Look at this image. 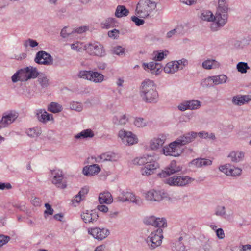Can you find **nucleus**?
Returning <instances> with one entry per match:
<instances>
[{
  "instance_id": "ddd939ff",
  "label": "nucleus",
  "mask_w": 251,
  "mask_h": 251,
  "mask_svg": "<svg viewBox=\"0 0 251 251\" xmlns=\"http://www.w3.org/2000/svg\"><path fill=\"white\" fill-rule=\"evenodd\" d=\"M167 197L168 194L163 190H151L146 194V200L151 201H159Z\"/></svg>"
},
{
  "instance_id": "72a5a7b5",
  "label": "nucleus",
  "mask_w": 251,
  "mask_h": 251,
  "mask_svg": "<svg viewBox=\"0 0 251 251\" xmlns=\"http://www.w3.org/2000/svg\"><path fill=\"white\" fill-rule=\"evenodd\" d=\"M37 77L38 82L42 88H47L50 85V80L46 75L39 74Z\"/></svg>"
},
{
  "instance_id": "6e6552de",
  "label": "nucleus",
  "mask_w": 251,
  "mask_h": 251,
  "mask_svg": "<svg viewBox=\"0 0 251 251\" xmlns=\"http://www.w3.org/2000/svg\"><path fill=\"white\" fill-rule=\"evenodd\" d=\"M85 50L88 54L92 56L103 57L105 55L103 46L98 42L88 44L85 45Z\"/></svg>"
},
{
  "instance_id": "f8f14e48",
  "label": "nucleus",
  "mask_w": 251,
  "mask_h": 251,
  "mask_svg": "<svg viewBox=\"0 0 251 251\" xmlns=\"http://www.w3.org/2000/svg\"><path fill=\"white\" fill-rule=\"evenodd\" d=\"M144 223L148 225H152L158 228H161L167 226L166 220L164 218H157L154 216L146 217L144 219Z\"/></svg>"
},
{
  "instance_id": "49530a36",
  "label": "nucleus",
  "mask_w": 251,
  "mask_h": 251,
  "mask_svg": "<svg viewBox=\"0 0 251 251\" xmlns=\"http://www.w3.org/2000/svg\"><path fill=\"white\" fill-rule=\"evenodd\" d=\"M238 72L244 74L247 72V70L250 69L248 63L244 62H239L236 66Z\"/></svg>"
},
{
  "instance_id": "aec40b11",
  "label": "nucleus",
  "mask_w": 251,
  "mask_h": 251,
  "mask_svg": "<svg viewBox=\"0 0 251 251\" xmlns=\"http://www.w3.org/2000/svg\"><path fill=\"white\" fill-rule=\"evenodd\" d=\"M51 175L53 176L52 182L54 184L61 189H64L66 187V184L62 183L63 175L61 171L54 170L51 172Z\"/></svg>"
},
{
  "instance_id": "7ed1b4c3",
  "label": "nucleus",
  "mask_w": 251,
  "mask_h": 251,
  "mask_svg": "<svg viewBox=\"0 0 251 251\" xmlns=\"http://www.w3.org/2000/svg\"><path fill=\"white\" fill-rule=\"evenodd\" d=\"M156 8V3L151 0H140L135 10L136 14L143 18L148 17Z\"/></svg>"
},
{
  "instance_id": "e433bc0d",
  "label": "nucleus",
  "mask_w": 251,
  "mask_h": 251,
  "mask_svg": "<svg viewBox=\"0 0 251 251\" xmlns=\"http://www.w3.org/2000/svg\"><path fill=\"white\" fill-rule=\"evenodd\" d=\"M248 100L246 96L236 95L232 98V102L236 105H242Z\"/></svg>"
},
{
  "instance_id": "6e6d98bb",
  "label": "nucleus",
  "mask_w": 251,
  "mask_h": 251,
  "mask_svg": "<svg viewBox=\"0 0 251 251\" xmlns=\"http://www.w3.org/2000/svg\"><path fill=\"white\" fill-rule=\"evenodd\" d=\"M24 45L25 47L29 46L32 48H34L38 45V43L36 40L29 38L24 41Z\"/></svg>"
},
{
  "instance_id": "69168bd1",
  "label": "nucleus",
  "mask_w": 251,
  "mask_h": 251,
  "mask_svg": "<svg viewBox=\"0 0 251 251\" xmlns=\"http://www.w3.org/2000/svg\"><path fill=\"white\" fill-rule=\"evenodd\" d=\"M45 206L46 208V210L45 211V213L52 215L53 213V209L51 208L50 205L49 203H46Z\"/></svg>"
},
{
  "instance_id": "20e7f679",
  "label": "nucleus",
  "mask_w": 251,
  "mask_h": 251,
  "mask_svg": "<svg viewBox=\"0 0 251 251\" xmlns=\"http://www.w3.org/2000/svg\"><path fill=\"white\" fill-rule=\"evenodd\" d=\"M181 146L176 139L170 143L168 145L164 146L161 150V153L166 156L178 157L182 153Z\"/></svg>"
},
{
  "instance_id": "5fc2aeb1",
  "label": "nucleus",
  "mask_w": 251,
  "mask_h": 251,
  "mask_svg": "<svg viewBox=\"0 0 251 251\" xmlns=\"http://www.w3.org/2000/svg\"><path fill=\"white\" fill-rule=\"evenodd\" d=\"M70 108L72 110H74L78 112H80L83 109V107L81 103L75 101H73L70 103Z\"/></svg>"
},
{
  "instance_id": "5701e85b",
  "label": "nucleus",
  "mask_w": 251,
  "mask_h": 251,
  "mask_svg": "<svg viewBox=\"0 0 251 251\" xmlns=\"http://www.w3.org/2000/svg\"><path fill=\"white\" fill-rule=\"evenodd\" d=\"M129 115L126 114L119 113L115 115L112 119V122L115 126H125L128 122Z\"/></svg>"
},
{
  "instance_id": "a18cd8bd",
  "label": "nucleus",
  "mask_w": 251,
  "mask_h": 251,
  "mask_svg": "<svg viewBox=\"0 0 251 251\" xmlns=\"http://www.w3.org/2000/svg\"><path fill=\"white\" fill-rule=\"evenodd\" d=\"M188 108L190 110H196L199 109L201 104V102L198 100H187Z\"/></svg>"
},
{
  "instance_id": "8fccbe9b",
  "label": "nucleus",
  "mask_w": 251,
  "mask_h": 251,
  "mask_svg": "<svg viewBox=\"0 0 251 251\" xmlns=\"http://www.w3.org/2000/svg\"><path fill=\"white\" fill-rule=\"evenodd\" d=\"M91 71L81 70L78 74L79 78L84 79L88 80H91Z\"/></svg>"
},
{
  "instance_id": "4c0bfd02",
  "label": "nucleus",
  "mask_w": 251,
  "mask_h": 251,
  "mask_svg": "<svg viewBox=\"0 0 251 251\" xmlns=\"http://www.w3.org/2000/svg\"><path fill=\"white\" fill-rule=\"evenodd\" d=\"M169 53L167 50H160L153 52L152 59L155 61H160L166 57Z\"/></svg>"
},
{
  "instance_id": "13d9d810",
  "label": "nucleus",
  "mask_w": 251,
  "mask_h": 251,
  "mask_svg": "<svg viewBox=\"0 0 251 251\" xmlns=\"http://www.w3.org/2000/svg\"><path fill=\"white\" fill-rule=\"evenodd\" d=\"M174 62L177 65V67H179V69H183V68L188 65V61L184 58L179 60L174 61Z\"/></svg>"
},
{
  "instance_id": "a878e982",
  "label": "nucleus",
  "mask_w": 251,
  "mask_h": 251,
  "mask_svg": "<svg viewBox=\"0 0 251 251\" xmlns=\"http://www.w3.org/2000/svg\"><path fill=\"white\" fill-rule=\"evenodd\" d=\"M144 68L145 70H150L151 74H158L161 72V65L160 64L154 62L149 63H143Z\"/></svg>"
},
{
  "instance_id": "de8ad7c7",
  "label": "nucleus",
  "mask_w": 251,
  "mask_h": 251,
  "mask_svg": "<svg viewBox=\"0 0 251 251\" xmlns=\"http://www.w3.org/2000/svg\"><path fill=\"white\" fill-rule=\"evenodd\" d=\"M215 214L224 218H226V208L224 206L218 205L215 210Z\"/></svg>"
},
{
  "instance_id": "864d4df0",
  "label": "nucleus",
  "mask_w": 251,
  "mask_h": 251,
  "mask_svg": "<svg viewBox=\"0 0 251 251\" xmlns=\"http://www.w3.org/2000/svg\"><path fill=\"white\" fill-rule=\"evenodd\" d=\"M74 34V31L70 28L65 26L60 32V35L62 37L65 38L68 37L69 35Z\"/></svg>"
},
{
  "instance_id": "774afa93",
  "label": "nucleus",
  "mask_w": 251,
  "mask_h": 251,
  "mask_svg": "<svg viewBox=\"0 0 251 251\" xmlns=\"http://www.w3.org/2000/svg\"><path fill=\"white\" fill-rule=\"evenodd\" d=\"M82 198V195H80V194L78 193V194L77 195L75 196L74 199L72 200V202L73 203H75V202L78 203L81 201Z\"/></svg>"
},
{
  "instance_id": "2f4dec72",
  "label": "nucleus",
  "mask_w": 251,
  "mask_h": 251,
  "mask_svg": "<svg viewBox=\"0 0 251 251\" xmlns=\"http://www.w3.org/2000/svg\"><path fill=\"white\" fill-rule=\"evenodd\" d=\"M25 68L28 80L31 79H35L39 75V73L36 67L29 66Z\"/></svg>"
},
{
  "instance_id": "cd10ccee",
  "label": "nucleus",
  "mask_w": 251,
  "mask_h": 251,
  "mask_svg": "<svg viewBox=\"0 0 251 251\" xmlns=\"http://www.w3.org/2000/svg\"><path fill=\"white\" fill-rule=\"evenodd\" d=\"M181 169L182 168L179 166H177L176 161H173L171 162L169 166L163 172V175L164 176H165V174L169 176L174 173L180 171Z\"/></svg>"
},
{
  "instance_id": "2eb2a0df",
  "label": "nucleus",
  "mask_w": 251,
  "mask_h": 251,
  "mask_svg": "<svg viewBox=\"0 0 251 251\" xmlns=\"http://www.w3.org/2000/svg\"><path fill=\"white\" fill-rule=\"evenodd\" d=\"M18 114L16 112L4 113L0 121V129L7 127L17 118Z\"/></svg>"
},
{
  "instance_id": "c9c22d12",
  "label": "nucleus",
  "mask_w": 251,
  "mask_h": 251,
  "mask_svg": "<svg viewBox=\"0 0 251 251\" xmlns=\"http://www.w3.org/2000/svg\"><path fill=\"white\" fill-rule=\"evenodd\" d=\"M129 14V10L124 5H118L117 7L115 15L117 18L126 16Z\"/></svg>"
},
{
  "instance_id": "7c9ffc66",
  "label": "nucleus",
  "mask_w": 251,
  "mask_h": 251,
  "mask_svg": "<svg viewBox=\"0 0 251 251\" xmlns=\"http://www.w3.org/2000/svg\"><path fill=\"white\" fill-rule=\"evenodd\" d=\"M202 67L206 70L216 68L220 66V63L214 59H207L202 63Z\"/></svg>"
},
{
  "instance_id": "09e8293b",
  "label": "nucleus",
  "mask_w": 251,
  "mask_h": 251,
  "mask_svg": "<svg viewBox=\"0 0 251 251\" xmlns=\"http://www.w3.org/2000/svg\"><path fill=\"white\" fill-rule=\"evenodd\" d=\"M147 123L146 120L142 118H136L134 122V124L136 126L141 128L146 126Z\"/></svg>"
},
{
  "instance_id": "f704fd0d",
  "label": "nucleus",
  "mask_w": 251,
  "mask_h": 251,
  "mask_svg": "<svg viewBox=\"0 0 251 251\" xmlns=\"http://www.w3.org/2000/svg\"><path fill=\"white\" fill-rule=\"evenodd\" d=\"M104 76L102 74L91 71V80L90 81L96 83H100L104 80Z\"/></svg>"
},
{
  "instance_id": "1a4fd4ad",
  "label": "nucleus",
  "mask_w": 251,
  "mask_h": 251,
  "mask_svg": "<svg viewBox=\"0 0 251 251\" xmlns=\"http://www.w3.org/2000/svg\"><path fill=\"white\" fill-rule=\"evenodd\" d=\"M118 137L121 139L123 144L126 145H132L138 142V138L131 131L121 129L119 131Z\"/></svg>"
},
{
  "instance_id": "f03ea898",
  "label": "nucleus",
  "mask_w": 251,
  "mask_h": 251,
  "mask_svg": "<svg viewBox=\"0 0 251 251\" xmlns=\"http://www.w3.org/2000/svg\"><path fill=\"white\" fill-rule=\"evenodd\" d=\"M140 94L142 100L148 103H156L158 100V94L154 82L145 79L141 85Z\"/></svg>"
},
{
  "instance_id": "bf43d9fd",
  "label": "nucleus",
  "mask_w": 251,
  "mask_h": 251,
  "mask_svg": "<svg viewBox=\"0 0 251 251\" xmlns=\"http://www.w3.org/2000/svg\"><path fill=\"white\" fill-rule=\"evenodd\" d=\"M131 20L135 23L137 26H140L143 25L145 23L144 20L139 19L135 16H133L131 18Z\"/></svg>"
},
{
  "instance_id": "603ef678",
  "label": "nucleus",
  "mask_w": 251,
  "mask_h": 251,
  "mask_svg": "<svg viewBox=\"0 0 251 251\" xmlns=\"http://www.w3.org/2000/svg\"><path fill=\"white\" fill-rule=\"evenodd\" d=\"M198 136L200 138L204 139L209 138L212 140H214L216 138L215 134L214 133H211L209 134L207 132H205L204 131L197 133V136Z\"/></svg>"
},
{
  "instance_id": "79ce46f5",
  "label": "nucleus",
  "mask_w": 251,
  "mask_h": 251,
  "mask_svg": "<svg viewBox=\"0 0 251 251\" xmlns=\"http://www.w3.org/2000/svg\"><path fill=\"white\" fill-rule=\"evenodd\" d=\"M48 110L53 113H57L62 110V106L57 102H52L48 105Z\"/></svg>"
},
{
  "instance_id": "b1692460",
  "label": "nucleus",
  "mask_w": 251,
  "mask_h": 251,
  "mask_svg": "<svg viewBox=\"0 0 251 251\" xmlns=\"http://www.w3.org/2000/svg\"><path fill=\"white\" fill-rule=\"evenodd\" d=\"M36 116L38 120L43 123H46L48 121L53 120L52 115L49 114L45 109L38 110L36 112Z\"/></svg>"
},
{
  "instance_id": "ea45409f",
  "label": "nucleus",
  "mask_w": 251,
  "mask_h": 251,
  "mask_svg": "<svg viewBox=\"0 0 251 251\" xmlns=\"http://www.w3.org/2000/svg\"><path fill=\"white\" fill-rule=\"evenodd\" d=\"M214 85H218L226 82L228 77L226 75H220L212 76Z\"/></svg>"
},
{
  "instance_id": "052dcab7",
  "label": "nucleus",
  "mask_w": 251,
  "mask_h": 251,
  "mask_svg": "<svg viewBox=\"0 0 251 251\" xmlns=\"http://www.w3.org/2000/svg\"><path fill=\"white\" fill-rule=\"evenodd\" d=\"M10 239V237L8 236L0 235V247H1L6 244Z\"/></svg>"
},
{
  "instance_id": "680f3d73",
  "label": "nucleus",
  "mask_w": 251,
  "mask_h": 251,
  "mask_svg": "<svg viewBox=\"0 0 251 251\" xmlns=\"http://www.w3.org/2000/svg\"><path fill=\"white\" fill-rule=\"evenodd\" d=\"M82 131L84 138H92L94 136L93 132L90 129H85Z\"/></svg>"
},
{
  "instance_id": "a211bd4d",
  "label": "nucleus",
  "mask_w": 251,
  "mask_h": 251,
  "mask_svg": "<svg viewBox=\"0 0 251 251\" xmlns=\"http://www.w3.org/2000/svg\"><path fill=\"white\" fill-rule=\"evenodd\" d=\"M81 217L85 223L90 224L97 221L99 215L95 210H86L81 213Z\"/></svg>"
},
{
  "instance_id": "9d476101",
  "label": "nucleus",
  "mask_w": 251,
  "mask_h": 251,
  "mask_svg": "<svg viewBox=\"0 0 251 251\" xmlns=\"http://www.w3.org/2000/svg\"><path fill=\"white\" fill-rule=\"evenodd\" d=\"M166 140L167 135L164 134H159L157 136L152 138L149 143L150 149L154 151L162 149Z\"/></svg>"
},
{
  "instance_id": "c03bdc74",
  "label": "nucleus",
  "mask_w": 251,
  "mask_h": 251,
  "mask_svg": "<svg viewBox=\"0 0 251 251\" xmlns=\"http://www.w3.org/2000/svg\"><path fill=\"white\" fill-rule=\"evenodd\" d=\"M213 82L212 76H209L202 79L200 82V85L202 88H209L213 86Z\"/></svg>"
},
{
  "instance_id": "37998d69",
  "label": "nucleus",
  "mask_w": 251,
  "mask_h": 251,
  "mask_svg": "<svg viewBox=\"0 0 251 251\" xmlns=\"http://www.w3.org/2000/svg\"><path fill=\"white\" fill-rule=\"evenodd\" d=\"M86 45L80 42H75V43L70 44V47L72 50L76 52H81L83 50H85V47Z\"/></svg>"
},
{
  "instance_id": "9b49d317",
  "label": "nucleus",
  "mask_w": 251,
  "mask_h": 251,
  "mask_svg": "<svg viewBox=\"0 0 251 251\" xmlns=\"http://www.w3.org/2000/svg\"><path fill=\"white\" fill-rule=\"evenodd\" d=\"M34 61L39 64L51 65L53 64V58L51 55L45 51H39L36 55Z\"/></svg>"
},
{
  "instance_id": "4d7b16f0",
  "label": "nucleus",
  "mask_w": 251,
  "mask_h": 251,
  "mask_svg": "<svg viewBox=\"0 0 251 251\" xmlns=\"http://www.w3.org/2000/svg\"><path fill=\"white\" fill-rule=\"evenodd\" d=\"M125 49L122 47L121 46H116L113 48L112 51L113 54L121 55H123L125 53Z\"/></svg>"
},
{
  "instance_id": "f3484780",
  "label": "nucleus",
  "mask_w": 251,
  "mask_h": 251,
  "mask_svg": "<svg viewBox=\"0 0 251 251\" xmlns=\"http://www.w3.org/2000/svg\"><path fill=\"white\" fill-rule=\"evenodd\" d=\"M197 137V132L191 131L183 134L176 139L181 147L192 142Z\"/></svg>"
},
{
  "instance_id": "f257e3e1",
  "label": "nucleus",
  "mask_w": 251,
  "mask_h": 251,
  "mask_svg": "<svg viewBox=\"0 0 251 251\" xmlns=\"http://www.w3.org/2000/svg\"><path fill=\"white\" fill-rule=\"evenodd\" d=\"M228 10V0H218L215 15L210 11H204L201 14V18L203 21L213 22L211 25V29L216 31L226 23Z\"/></svg>"
},
{
  "instance_id": "393cba45",
  "label": "nucleus",
  "mask_w": 251,
  "mask_h": 251,
  "mask_svg": "<svg viewBox=\"0 0 251 251\" xmlns=\"http://www.w3.org/2000/svg\"><path fill=\"white\" fill-rule=\"evenodd\" d=\"M100 171V168L97 164H93L85 166L83 169V174L87 176H91L97 175Z\"/></svg>"
},
{
  "instance_id": "3c124183",
  "label": "nucleus",
  "mask_w": 251,
  "mask_h": 251,
  "mask_svg": "<svg viewBox=\"0 0 251 251\" xmlns=\"http://www.w3.org/2000/svg\"><path fill=\"white\" fill-rule=\"evenodd\" d=\"M102 24L103 25V27L109 28L110 27H113L115 25V20L113 18H108L106 19Z\"/></svg>"
},
{
  "instance_id": "423d86ee",
  "label": "nucleus",
  "mask_w": 251,
  "mask_h": 251,
  "mask_svg": "<svg viewBox=\"0 0 251 251\" xmlns=\"http://www.w3.org/2000/svg\"><path fill=\"white\" fill-rule=\"evenodd\" d=\"M194 180V179L186 176H174L166 179L165 183L170 186H184Z\"/></svg>"
},
{
  "instance_id": "473e14b6",
  "label": "nucleus",
  "mask_w": 251,
  "mask_h": 251,
  "mask_svg": "<svg viewBox=\"0 0 251 251\" xmlns=\"http://www.w3.org/2000/svg\"><path fill=\"white\" fill-rule=\"evenodd\" d=\"M178 70L179 67H177L174 61L168 63L164 68V72L168 74H174Z\"/></svg>"
},
{
  "instance_id": "58836bf2",
  "label": "nucleus",
  "mask_w": 251,
  "mask_h": 251,
  "mask_svg": "<svg viewBox=\"0 0 251 251\" xmlns=\"http://www.w3.org/2000/svg\"><path fill=\"white\" fill-rule=\"evenodd\" d=\"M244 156L242 152L232 151L228 155V157L230 158L231 161L233 162H239L242 160Z\"/></svg>"
},
{
  "instance_id": "6ab92c4d",
  "label": "nucleus",
  "mask_w": 251,
  "mask_h": 251,
  "mask_svg": "<svg viewBox=\"0 0 251 251\" xmlns=\"http://www.w3.org/2000/svg\"><path fill=\"white\" fill-rule=\"evenodd\" d=\"M95 162L101 163L105 161H116L118 159V156L114 153L106 152L94 157Z\"/></svg>"
},
{
  "instance_id": "39448f33",
  "label": "nucleus",
  "mask_w": 251,
  "mask_h": 251,
  "mask_svg": "<svg viewBox=\"0 0 251 251\" xmlns=\"http://www.w3.org/2000/svg\"><path fill=\"white\" fill-rule=\"evenodd\" d=\"M162 228H158L152 232L146 239L150 249L152 250L159 246L163 238Z\"/></svg>"
},
{
  "instance_id": "bb28decb",
  "label": "nucleus",
  "mask_w": 251,
  "mask_h": 251,
  "mask_svg": "<svg viewBox=\"0 0 251 251\" xmlns=\"http://www.w3.org/2000/svg\"><path fill=\"white\" fill-rule=\"evenodd\" d=\"M212 161L207 158H198L193 159L191 164L196 167L200 168L210 166L212 164Z\"/></svg>"
},
{
  "instance_id": "c756f323",
  "label": "nucleus",
  "mask_w": 251,
  "mask_h": 251,
  "mask_svg": "<svg viewBox=\"0 0 251 251\" xmlns=\"http://www.w3.org/2000/svg\"><path fill=\"white\" fill-rule=\"evenodd\" d=\"M153 160V156L147 155L143 157H136L133 160L135 165H143Z\"/></svg>"
},
{
  "instance_id": "338daca9",
  "label": "nucleus",
  "mask_w": 251,
  "mask_h": 251,
  "mask_svg": "<svg viewBox=\"0 0 251 251\" xmlns=\"http://www.w3.org/2000/svg\"><path fill=\"white\" fill-rule=\"evenodd\" d=\"M216 235L219 239H223L225 237L224 230L222 228H219L216 230Z\"/></svg>"
},
{
  "instance_id": "e2e57ef3",
  "label": "nucleus",
  "mask_w": 251,
  "mask_h": 251,
  "mask_svg": "<svg viewBox=\"0 0 251 251\" xmlns=\"http://www.w3.org/2000/svg\"><path fill=\"white\" fill-rule=\"evenodd\" d=\"M119 34V31L116 29H114L112 30L109 31L108 35L109 37L116 38Z\"/></svg>"
},
{
  "instance_id": "412c9836",
  "label": "nucleus",
  "mask_w": 251,
  "mask_h": 251,
  "mask_svg": "<svg viewBox=\"0 0 251 251\" xmlns=\"http://www.w3.org/2000/svg\"><path fill=\"white\" fill-rule=\"evenodd\" d=\"M153 160L147 163L145 167L141 169V174L145 176H149L154 173V171L159 167V164Z\"/></svg>"
},
{
  "instance_id": "4be33fe9",
  "label": "nucleus",
  "mask_w": 251,
  "mask_h": 251,
  "mask_svg": "<svg viewBox=\"0 0 251 251\" xmlns=\"http://www.w3.org/2000/svg\"><path fill=\"white\" fill-rule=\"evenodd\" d=\"M27 78L25 68H24L17 71L11 77V80L13 83L25 82L28 81Z\"/></svg>"
},
{
  "instance_id": "c85d7f7f",
  "label": "nucleus",
  "mask_w": 251,
  "mask_h": 251,
  "mask_svg": "<svg viewBox=\"0 0 251 251\" xmlns=\"http://www.w3.org/2000/svg\"><path fill=\"white\" fill-rule=\"evenodd\" d=\"M113 199L112 195L109 192H104L100 194L99 201L100 204H110L113 202Z\"/></svg>"
},
{
  "instance_id": "a19ab883",
  "label": "nucleus",
  "mask_w": 251,
  "mask_h": 251,
  "mask_svg": "<svg viewBox=\"0 0 251 251\" xmlns=\"http://www.w3.org/2000/svg\"><path fill=\"white\" fill-rule=\"evenodd\" d=\"M185 31L183 29V27L182 25H178L175 29L169 31L167 32L166 37L168 38H170L175 35L183 34Z\"/></svg>"
},
{
  "instance_id": "4468645a",
  "label": "nucleus",
  "mask_w": 251,
  "mask_h": 251,
  "mask_svg": "<svg viewBox=\"0 0 251 251\" xmlns=\"http://www.w3.org/2000/svg\"><path fill=\"white\" fill-rule=\"evenodd\" d=\"M88 232L95 239L100 241L105 239L110 233L109 230L107 229L100 228L97 227L89 228Z\"/></svg>"
},
{
  "instance_id": "0eeeda50",
  "label": "nucleus",
  "mask_w": 251,
  "mask_h": 251,
  "mask_svg": "<svg viewBox=\"0 0 251 251\" xmlns=\"http://www.w3.org/2000/svg\"><path fill=\"white\" fill-rule=\"evenodd\" d=\"M117 201L125 202L130 201L138 205L143 203V200L138 197H136L132 193L128 191H122L116 198Z\"/></svg>"
},
{
  "instance_id": "0e129e2a",
  "label": "nucleus",
  "mask_w": 251,
  "mask_h": 251,
  "mask_svg": "<svg viewBox=\"0 0 251 251\" xmlns=\"http://www.w3.org/2000/svg\"><path fill=\"white\" fill-rule=\"evenodd\" d=\"M178 108L179 110H180L181 111H184L186 110L189 109L187 100L185 101L182 102L181 103H180L178 106Z\"/></svg>"
},
{
  "instance_id": "dca6fc26",
  "label": "nucleus",
  "mask_w": 251,
  "mask_h": 251,
  "mask_svg": "<svg viewBox=\"0 0 251 251\" xmlns=\"http://www.w3.org/2000/svg\"><path fill=\"white\" fill-rule=\"evenodd\" d=\"M219 169L227 176H239L242 172V170L240 168L235 167L230 164L221 165Z\"/></svg>"
}]
</instances>
